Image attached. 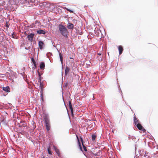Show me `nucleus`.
<instances>
[{
  "mask_svg": "<svg viewBox=\"0 0 158 158\" xmlns=\"http://www.w3.org/2000/svg\"><path fill=\"white\" fill-rule=\"evenodd\" d=\"M118 49L119 55H121L123 51V48L121 46H119L118 47Z\"/></svg>",
  "mask_w": 158,
  "mask_h": 158,
  "instance_id": "obj_12",
  "label": "nucleus"
},
{
  "mask_svg": "<svg viewBox=\"0 0 158 158\" xmlns=\"http://www.w3.org/2000/svg\"><path fill=\"white\" fill-rule=\"evenodd\" d=\"M2 89L4 91L7 92H10V89L8 86H6V87H3Z\"/></svg>",
  "mask_w": 158,
  "mask_h": 158,
  "instance_id": "obj_6",
  "label": "nucleus"
},
{
  "mask_svg": "<svg viewBox=\"0 0 158 158\" xmlns=\"http://www.w3.org/2000/svg\"><path fill=\"white\" fill-rule=\"evenodd\" d=\"M41 77H39V78L38 79V82H39L40 83L41 82Z\"/></svg>",
  "mask_w": 158,
  "mask_h": 158,
  "instance_id": "obj_25",
  "label": "nucleus"
},
{
  "mask_svg": "<svg viewBox=\"0 0 158 158\" xmlns=\"http://www.w3.org/2000/svg\"><path fill=\"white\" fill-rule=\"evenodd\" d=\"M74 27V25L73 24L68 23V27L69 29H72Z\"/></svg>",
  "mask_w": 158,
  "mask_h": 158,
  "instance_id": "obj_11",
  "label": "nucleus"
},
{
  "mask_svg": "<svg viewBox=\"0 0 158 158\" xmlns=\"http://www.w3.org/2000/svg\"><path fill=\"white\" fill-rule=\"evenodd\" d=\"M41 158H45V157L44 156H43Z\"/></svg>",
  "mask_w": 158,
  "mask_h": 158,
  "instance_id": "obj_31",
  "label": "nucleus"
},
{
  "mask_svg": "<svg viewBox=\"0 0 158 158\" xmlns=\"http://www.w3.org/2000/svg\"><path fill=\"white\" fill-rule=\"evenodd\" d=\"M45 64L44 62H42L40 63V69H44L45 68Z\"/></svg>",
  "mask_w": 158,
  "mask_h": 158,
  "instance_id": "obj_9",
  "label": "nucleus"
},
{
  "mask_svg": "<svg viewBox=\"0 0 158 158\" xmlns=\"http://www.w3.org/2000/svg\"><path fill=\"white\" fill-rule=\"evenodd\" d=\"M69 106L71 111V114L72 115H73V109L72 107V104L70 101L69 102Z\"/></svg>",
  "mask_w": 158,
  "mask_h": 158,
  "instance_id": "obj_7",
  "label": "nucleus"
},
{
  "mask_svg": "<svg viewBox=\"0 0 158 158\" xmlns=\"http://www.w3.org/2000/svg\"><path fill=\"white\" fill-rule=\"evenodd\" d=\"M41 98L43 100V95H42V94H41Z\"/></svg>",
  "mask_w": 158,
  "mask_h": 158,
  "instance_id": "obj_29",
  "label": "nucleus"
},
{
  "mask_svg": "<svg viewBox=\"0 0 158 158\" xmlns=\"http://www.w3.org/2000/svg\"><path fill=\"white\" fill-rule=\"evenodd\" d=\"M55 151H56V152L57 153V154L58 156H60V151L58 149H56Z\"/></svg>",
  "mask_w": 158,
  "mask_h": 158,
  "instance_id": "obj_19",
  "label": "nucleus"
},
{
  "mask_svg": "<svg viewBox=\"0 0 158 158\" xmlns=\"http://www.w3.org/2000/svg\"><path fill=\"white\" fill-rule=\"evenodd\" d=\"M76 136H77V140H78V144H79V148L80 149V150L83 151V150H82V147H81V144L79 141V139H78V136L76 135Z\"/></svg>",
  "mask_w": 158,
  "mask_h": 158,
  "instance_id": "obj_17",
  "label": "nucleus"
},
{
  "mask_svg": "<svg viewBox=\"0 0 158 158\" xmlns=\"http://www.w3.org/2000/svg\"><path fill=\"white\" fill-rule=\"evenodd\" d=\"M34 36V33H31L27 35V38L30 41L32 42Z\"/></svg>",
  "mask_w": 158,
  "mask_h": 158,
  "instance_id": "obj_5",
  "label": "nucleus"
},
{
  "mask_svg": "<svg viewBox=\"0 0 158 158\" xmlns=\"http://www.w3.org/2000/svg\"><path fill=\"white\" fill-rule=\"evenodd\" d=\"M38 75H39V77H41V75H40V72L39 71H38Z\"/></svg>",
  "mask_w": 158,
  "mask_h": 158,
  "instance_id": "obj_27",
  "label": "nucleus"
},
{
  "mask_svg": "<svg viewBox=\"0 0 158 158\" xmlns=\"http://www.w3.org/2000/svg\"><path fill=\"white\" fill-rule=\"evenodd\" d=\"M94 31V35L96 36H99L101 35H102L101 31L98 28H95Z\"/></svg>",
  "mask_w": 158,
  "mask_h": 158,
  "instance_id": "obj_3",
  "label": "nucleus"
},
{
  "mask_svg": "<svg viewBox=\"0 0 158 158\" xmlns=\"http://www.w3.org/2000/svg\"><path fill=\"white\" fill-rule=\"evenodd\" d=\"M35 1V0H29V1H28V2L29 3L31 2L32 3H33Z\"/></svg>",
  "mask_w": 158,
  "mask_h": 158,
  "instance_id": "obj_24",
  "label": "nucleus"
},
{
  "mask_svg": "<svg viewBox=\"0 0 158 158\" xmlns=\"http://www.w3.org/2000/svg\"><path fill=\"white\" fill-rule=\"evenodd\" d=\"M66 10L67 11H69L70 12H72V13H73V11H72V10H70L69 9H68V8H66Z\"/></svg>",
  "mask_w": 158,
  "mask_h": 158,
  "instance_id": "obj_26",
  "label": "nucleus"
},
{
  "mask_svg": "<svg viewBox=\"0 0 158 158\" xmlns=\"http://www.w3.org/2000/svg\"><path fill=\"white\" fill-rule=\"evenodd\" d=\"M58 27L61 34L64 36H67L68 31L66 27L60 24L59 25Z\"/></svg>",
  "mask_w": 158,
  "mask_h": 158,
  "instance_id": "obj_1",
  "label": "nucleus"
},
{
  "mask_svg": "<svg viewBox=\"0 0 158 158\" xmlns=\"http://www.w3.org/2000/svg\"><path fill=\"white\" fill-rule=\"evenodd\" d=\"M14 33L12 34V37L13 38H14Z\"/></svg>",
  "mask_w": 158,
  "mask_h": 158,
  "instance_id": "obj_28",
  "label": "nucleus"
},
{
  "mask_svg": "<svg viewBox=\"0 0 158 158\" xmlns=\"http://www.w3.org/2000/svg\"><path fill=\"white\" fill-rule=\"evenodd\" d=\"M31 61H32V62L34 66H35V67L36 68V62H35V60H34V59L32 57L31 58Z\"/></svg>",
  "mask_w": 158,
  "mask_h": 158,
  "instance_id": "obj_18",
  "label": "nucleus"
},
{
  "mask_svg": "<svg viewBox=\"0 0 158 158\" xmlns=\"http://www.w3.org/2000/svg\"><path fill=\"white\" fill-rule=\"evenodd\" d=\"M80 139H81V142L82 143V145L83 146V149H84V150L85 151H87V150L86 148L85 147V146L83 144V139L81 137Z\"/></svg>",
  "mask_w": 158,
  "mask_h": 158,
  "instance_id": "obj_14",
  "label": "nucleus"
},
{
  "mask_svg": "<svg viewBox=\"0 0 158 158\" xmlns=\"http://www.w3.org/2000/svg\"><path fill=\"white\" fill-rule=\"evenodd\" d=\"M44 44V43L42 41H39V45L40 48V49H42L43 48V46Z\"/></svg>",
  "mask_w": 158,
  "mask_h": 158,
  "instance_id": "obj_16",
  "label": "nucleus"
},
{
  "mask_svg": "<svg viewBox=\"0 0 158 158\" xmlns=\"http://www.w3.org/2000/svg\"><path fill=\"white\" fill-rule=\"evenodd\" d=\"M14 2H14V1H12L10 0H9L8 6L10 7V5H15Z\"/></svg>",
  "mask_w": 158,
  "mask_h": 158,
  "instance_id": "obj_15",
  "label": "nucleus"
},
{
  "mask_svg": "<svg viewBox=\"0 0 158 158\" xmlns=\"http://www.w3.org/2000/svg\"><path fill=\"white\" fill-rule=\"evenodd\" d=\"M96 137V135H93L92 136V138L93 141H94Z\"/></svg>",
  "mask_w": 158,
  "mask_h": 158,
  "instance_id": "obj_22",
  "label": "nucleus"
},
{
  "mask_svg": "<svg viewBox=\"0 0 158 158\" xmlns=\"http://www.w3.org/2000/svg\"><path fill=\"white\" fill-rule=\"evenodd\" d=\"M135 125L139 130H142L143 132H145L146 131V130L143 128V127L140 123H139Z\"/></svg>",
  "mask_w": 158,
  "mask_h": 158,
  "instance_id": "obj_4",
  "label": "nucleus"
},
{
  "mask_svg": "<svg viewBox=\"0 0 158 158\" xmlns=\"http://www.w3.org/2000/svg\"><path fill=\"white\" fill-rule=\"evenodd\" d=\"M48 154L50 155H52V153L51 151L50 147V146H49L48 148Z\"/></svg>",
  "mask_w": 158,
  "mask_h": 158,
  "instance_id": "obj_23",
  "label": "nucleus"
},
{
  "mask_svg": "<svg viewBox=\"0 0 158 158\" xmlns=\"http://www.w3.org/2000/svg\"><path fill=\"white\" fill-rule=\"evenodd\" d=\"M25 49H27L26 48H25Z\"/></svg>",
  "mask_w": 158,
  "mask_h": 158,
  "instance_id": "obj_33",
  "label": "nucleus"
},
{
  "mask_svg": "<svg viewBox=\"0 0 158 158\" xmlns=\"http://www.w3.org/2000/svg\"><path fill=\"white\" fill-rule=\"evenodd\" d=\"M6 26L7 27H8V26H8L7 25H6Z\"/></svg>",
  "mask_w": 158,
  "mask_h": 158,
  "instance_id": "obj_32",
  "label": "nucleus"
},
{
  "mask_svg": "<svg viewBox=\"0 0 158 158\" xmlns=\"http://www.w3.org/2000/svg\"><path fill=\"white\" fill-rule=\"evenodd\" d=\"M44 121L46 125V128L47 131H48L50 128L49 121L48 118H44Z\"/></svg>",
  "mask_w": 158,
  "mask_h": 158,
  "instance_id": "obj_2",
  "label": "nucleus"
},
{
  "mask_svg": "<svg viewBox=\"0 0 158 158\" xmlns=\"http://www.w3.org/2000/svg\"><path fill=\"white\" fill-rule=\"evenodd\" d=\"M98 54L99 56H101V54L100 53H98Z\"/></svg>",
  "mask_w": 158,
  "mask_h": 158,
  "instance_id": "obj_30",
  "label": "nucleus"
},
{
  "mask_svg": "<svg viewBox=\"0 0 158 158\" xmlns=\"http://www.w3.org/2000/svg\"><path fill=\"white\" fill-rule=\"evenodd\" d=\"M40 89L41 90V91H42L43 88V85H44L43 84L42 82H40Z\"/></svg>",
  "mask_w": 158,
  "mask_h": 158,
  "instance_id": "obj_21",
  "label": "nucleus"
},
{
  "mask_svg": "<svg viewBox=\"0 0 158 158\" xmlns=\"http://www.w3.org/2000/svg\"><path fill=\"white\" fill-rule=\"evenodd\" d=\"M59 55L60 57V60L61 64H63V57L61 53L60 52H59Z\"/></svg>",
  "mask_w": 158,
  "mask_h": 158,
  "instance_id": "obj_20",
  "label": "nucleus"
},
{
  "mask_svg": "<svg viewBox=\"0 0 158 158\" xmlns=\"http://www.w3.org/2000/svg\"><path fill=\"white\" fill-rule=\"evenodd\" d=\"M37 33L39 34H45L46 32L44 30L40 29V30H37Z\"/></svg>",
  "mask_w": 158,
  "mask_h": 158,
  "instance_id": "obj_8",
  "label": "nucleus"
},
{
  "mask_svg": "<svg viewBox=\"0 0 158 158\" xmlns=\"http://www.w3.org/2000/svg\"><path fill=\"white\" fill-rule=\"evenodd\" d=\"M69 70L70 69L68 67L66 66L65 69V75H66L68 74L69 72Z\"/></svg>",
  "mask_w": 158,
  "mask_h": 158,
  "instance_id": "obj_13",
  "label": "nucleus"
},
{
  "mask_svg": "<svg viewBox=\"0 0 158 158\" xmlns=\"http://www.w3.org/2000/svg\"><path fill=\"white\" fill-rule=\"evenodd\" d=\"M134 123L135 124V125H136L137 124L139 123V120L136 118L135 116H134Z\"/></svg>",
  "mask_w": 158,
  "mask_h": 158,
  "instance_id": "obj_10",
  "label": "nucleus"
}]
</instances>
